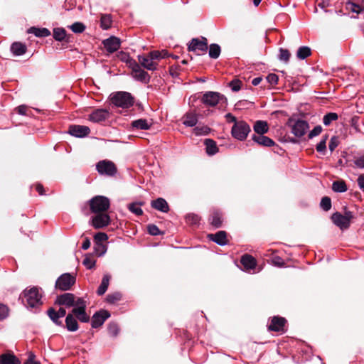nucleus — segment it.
Instances as JSON below:
<instances>
[{
    "label": "nucleus",
    "instance_id": "7",
    "mask_svg": "<svg viewBox=\"0 0 364 364\" xmlns=\"http://www.w3.org/2000/svg\"><path fill=\"white\" fill-rule=\"evenodd\" d=\"M96 170L100 175L111 177L114 176L117 172L115 164L112 161L106 159L97 163Z\"/></svg>",
    "mask_w": 364,
    "mask_h": 364
},
{
    "label": "nucleus",
    "instance_id": "6",
    "mask_svg": "<svg viewBox=\"0 0 364 364\" xmlns=\"http://www.w3.org/2000/svg\"><path fill=\"white\" fill-rule=\"evenodd\" d=\"M75 282L76 278L75 275L70 273H64L57 279L55 287L57 289L68 291L71 289Z\"/></svg>",
    "mask_w": 364,
    "mask_h": 364
},
{
    "label": "nucleus",
    "instance_id": "25",
    "mask_svg": "<svg viewBox=\"0 0 364 364\" xmlns=\"http://www.w3.org/2000/svg\"><path fill=\"white\" fill-rule=\"evenodd\" d=\"M132 77L137 81L148 83L150 81L151 77L149 73L144 71L141 68L134 70V73H132Z\"/></svg>",
    "mask_w": 364,
    "mask_h": 364
},
{
    "label": "nucleus",
    "instance_id": "56",
    "mask_svg": "<svg viewBox=\"0 0 364 364\" xmlns=\"http://www.w3.org/2000/svg\"><path fill=\"white\" fill-rule=\"evenodd\" d=\"M241 84L242 82L239 80H234L229 83V87L233 92H237L241 89Z\"/></svg>",
    "mask_w": 364,
    "mask_h": 364
},
{
    "label": "nucleus",
    "instance_id": "61",
    "mask_svg": "<svg viewBox=\"0 0 364 364\" xmlns=\"http://www.w3.org/2000/svg\"><path fill=\"white\" fill-rule=\"evenodd\" d=\"M160 55L161 53H159V50H153L149 53V55L150 56L153 61L161 59Z\"/></svg>",
    "mask_w": 364,
    "mask_h": 364
},
{
    "label": "nucleus",
    "instance_id": "19",
    "mask_svg": "<svg viewBox=\"0 0 364 364\" xmlns=\"http://www.w3.org/2000/svg\"><path fill=\"white\" fill-rule=\"evenodd\" d=\"M286 319L283 317L274 316L268 326V329L272 331L284 332Z\"/></svg>",
    "mask_w": 364,
    "mask_h": 364
},
{
    "label": "nucleus",
    "instance_id": "3",
    "mask_svg": "<svg viewBox=\"0 0 364 364\" xmlns=\"http://www.w3.org/2000/svg\"><path fill=\"white\" fill-rule=\"evenodd\" d=\"M200 100L207 107H215L219 105L220 107H225L228 105L227 97L224 95L214 91L204 92Z\"/></svg>",
    "mask_w": 364,
    "mask_h": 364
},
{
    "label": "nucleus",
    "instance_id": "63",
    "mask_svg": "<svg viewBox=\"0 0 364 364\" xmlns=\"http://www.w3.org/2000/svg\"><path fill=\"white\" fill-rule=\"evenodd\" d=\"M129 64V67L132 68V73H134V70H136L141 68L139 64L134 60H130Z\"/></svg>",
    "mask_w": 364,
    "mask_h": 364
},
{
    "label": "nucleus",
    "instance_id": "12",
    "mask_svg": "<svg viewBox=\"0 0 364 364\" xmlns=\"http://www.w3.org/2000/svg\"><path fill=\"white\" fill-rule=\"evenodd\" d=\"M108 240V236L105 232H97L94 236V240L95 242V251L96 254L101 257L107 251V249L105 245H103L101 242H105Z\"/></svg>",
    "mask_w": 364,
    "mask_h": 364
},
{
    "label": "nucleus",
    "instance_id": "33",
    "mask_svg": "<svg viewBox=\"0 0 364 364\" xmlns=\"http://www.w3.org/2000/svg\"><path fill=\"white\" fill-rule=\"evenodd\" d=\"M28 33L34 34L36 37H47L50 35V31L46 28L31 27Z\"/></svg>",
    "mask_w": 364,
    "mask_h": 364
},
{
    "label": "nucleus",
    "instance_id": "59",
    "mask_svg": "<svg viewBox=\"0 0 364 364\" xmlns=\"http://www.w3.org/2000/svg\"><path fill=\"white\" fill-rule=\"evenodd\" d=\"M266 79L267 80V82L272 85H275L277 84L278 82V80H279V77L278 76L274 74V73H270L269 74L267 77H266Z\"/></svg>",
    "mask_w": 364,
    "mask_h": 364
},
{
    "label": "nucleus",
    "instance_id": "51",
    "mask_svg": "<svg viewBox=\"0 0 364 364\" xmlns=\"http://www.w3.org/2000/svg\"><path fill=\"white\" fill-rule=\"evenodd\" d=\"M122 294L119 292H114L113 294H109L107 296V301L109 304H114L117 301L121 300Z\"/></svg>",
    "mask_w": 364,
    "mask_h": 364
},
{
    "label": "nucleus",
    "instance_id": "60",
    "mask_svg": "<svg viewBox=\"0 0 364 364\" xmlns=\"http://www.w3.org/2000/svg\"><path fill=\"white\" fill-rule=\"evenodd\" d=\"M354 164L358 168H364V154L355 157Z\"/></svg>",
    "mask_w": 364,
    "mask_h": 364
},
{
    "label": "nucleus",
    "instance_id": "53",
    "mask_svg": "<svg viewBox=\"0 0 364 364\" xmlns=\"http://www.w3.org/2000/svg\"><path fill=\"white\" fill-rule=\"evenodd\" d=\"M147 230L149 234L153 236H156L162 234L159 228L154 224H149L147 226Z\"/></svg>",
    "mask_w": 364,
    "mask_h": 364
},
{
    "label": "nucleus",
    "instance_id": "8",
    "mask_svg": "<svg viewBox=\"0 0 364 364\" xmlns=\"http://www.w3.org/2000/svg\"><path fill=\"white\" fill-rule=\"evenodd\" d=\"M208 48V40L205 37H201L200 39L194 38L188 46V50L196 53L197 55L204 54Z\"/></svg>",
    "mask_w": 364,
    "mask_h": 364
},
{
    "label": "nucleus",
    "instance_id": "5",
    "mask_svg": "<svg viewBox=\"0 0 364 364\" xmlns=\"http://www.w3.org/2000/svg\"><path fill=\"white\" fill-rule=\"evenodd\" d=\"M109 200L105 196H95L90 201V210L92 213H102L109 208Z\"/></svg>",
    "mask_w": 364,
    "mask_h": 364
},
{
    "label": "nucleus",
    "instance_id": "49",
    "mask_svg": "<svg viewBox=\"0 0 364 364\" xmlns=\"http://www.w3.org/2000/svg\"><path fill=\"white\" fill-rule=\"evenodd\" d=\"M328 136L325 135L323 136L320 142L316 145V149L318 153H324L326 150V141L328 139Z\"/></svg>",
    "mask_w": 364,
    "mask_h": 364
},
{
    "label": "nucleus",
    "instance_id": "52",
    "mask_svg": "<svg viewBox=\"0 0 364 364\" xmlns=\"http://www.w3.org/2000/svg\"><path fill=\"white\" fill-rule=\"evenodd\" d=\"M290 58V53L287 49L284 48H279V59L281 61H283L284 63H287L289 60Z\"/></svg>",
    "mask_w": 364,
    "mask_h": 364
},
{
    "label": "nucleus",
    "instance_id": "10",
    "mask_svg": "<svg viewBox=\"0 0 364 364\" xmlns=\"http://www.w3.org/2000/svg\"><path fill=\"white\" fill-rule=\"evenodd\" d=\"M86 307L87 301L85 299H80L77 306L72 310V313L82 323H87L90 321V316L85 311Z\"/></svg>",
    "mask_w": 364,
    "mask_h": 364
},
{
    "label": "nucleus",
    "instance_id": "35",
    "mask_svg": "<svg viewBox=\"0 0 364 364\" xmlns=\"http://www.w3.org/2000/svg\"><path fill=\"white\" fill-rule=\"evenodd\" d=\"M209 220L210 223L215 228H219L222 225L223 220L221 214L218 211L213 212L211 214Z\"/></svg>",
    "mask_w": 364,
    "mask_h": 364
},
{
    "label": "nucleus",
    "instance_id": "29",
    "mask_svg": "<svg viewBox=\"0 0 364 364\" xmlns=\"http://www.w3.org/2000/svg\"><path fill=\"white\" fill-rule=\"evenodd\" d=\"M0 364H21V361L14 354L4 353L0 355Z\"/></svg>",
    "mask_w": 364,
    "mask_h": 364
},
{
    "label": "nucleus",
    "instance_id": "9",
    "mask_svg": "<svg viewBox=\"0 0 364 364\" xmlns=\"http://www.w3.org/2000/svg\"><path fill=\"white\" fill-rule=\"evenodd\" d=\"M80 299H84L82 297H76L72 293H64L56 297L55 304L60 306H65V307L75 308Z\"/></svg>",
    "mask_w": 364,
    "mask_h": 364
},
{
    "label": "nucleus",
    "instance_id": "42",
    "mask_svg": "<svg viewBox=\"0 0 364 364\" xmlns=\"http://www.w3.org/2000/svg\"><path fill=\"white\" fill-rule=\"evenodd\" d=\"M210 128L205 125H198L193 129V133L196 136H206L210 132Z\"/></svg>",
    "mask_w": 364,
    "mask_h": 364
},
{
    "label": "nucleus",
    "instance_id": "2",
    "mask_svg": "<svg viewBox=\"0 0 364 364\" xmlns=\"http://www.w3.org/2000/svg\"><path fill=\"white\" fill-rule=\"evenodd\" d=\"M109 100L115 107L122 109H129L134 105V99L132 95L124 91L112 92L109 96Z\"/></svg>",
    "mask_w": 364,
    "mask_h": 364
},
{
    "label": "nucleus",
    "instance_id": "64",
    "mask_svg": "<svg viewBox=\"0 0 364 364\" xmlns=\"http://www.w3.org/2000/svg\"><path fill=\"white\" fill-rule=\"evenodd\" d=\"M27 107L26 105H20L18 106V107H16V110H17V112L18 114H21V115H27Z\"/></svg>",
    "mask_w": 364,
    "mask_h": 364
},
{
    "label": "nucleus",
    "instance_id": "43",
    "mask_svg": "<svg viewBox=\"0 0 364 364\" xmlns=\"http://www.w3.org/2000/svg\"><path fill=\"white\" fill-rule=\"evenodd\" d=\"M53 38L58 41H62L66 36V31L63 28H55L53 29Z\"/></svg>",
    "mask_w": 364,
    "mask_h": 364
},
{
    "label": "nucleus",
    "instance_id": "13",
    "mask_svg": "<svg viewBox=\"0 0 364 364\" xmlns=\"http://www.w3.org/2000/svg\"><path fill=\"white\" fill-rule=\"evenodd\" d=\"M110 223V218L106 213H97L96 215L92 217L91 225L95 229H101L107 226Z\"/></svg>",
    "mask_w": 364,
    "mask_h": 364
},
{
    "label": "nucleus",
    "instance_id": "39",
    "mask_svg": "<svg viewBox=\"0 0 364 364\" xmlns=\"http://www.w3.org/2000/svg\"><path fill=\"white\" fill-rule=\"evenodd\" d=\"M112 20L111 15L102 14L100 18V27L103 30H107L112 26Z\"/></svg>",
    "mask_w": 364,
    "mask_h": 364
},
{
    "label": "nucleus",
    "instance_id": "16",
    "mask_svg": "<svg viewBox=\"0 0 364 364\" xmlns=\"http://www.w3.org/2000/svg\"><path fill=\"white\" fill-rule=\"evenodd\" d=\"M350 217L343 215L341 213L336 212L331 216L333 223L340 229H347L350 226Z\"/></svg>",
    "mask_w": 364,
    "mask_h": 364
},
{
    "label": "nucleus",
    "instance_id": "41",
    "mask_svg": "<svg viewBox=\"0 0 364 364\" xmlns=\"http://www.w3.org/2000/svg\"><path fill=\"white\" fill-rule=\"evenodd\" d=\"M347 186L343 181H336L332 184V190L336 193H344L347 191Z\"/></svg>",
    "mask_w": 364,
    "mask_h": 364
},
{
    "label": "nucleus",
    "instance_id": "44",
    "mask_svg": "<svg viewBox=\"0 0 364 364\" xmlns=\"http://www.w3.org/2000/svg\"><path fill=\"white\" fill-rule=\"evenodd\" d=\"M141 203H132L128 205V209L136 215H141L143 214V210L141 208Z\"/></svg>",
    "mask_w": 364,
    "mask_h": 364
},
{
    "label": "nucleus",
    "instance_id": "47",
    "mask_svg": "<svg viewBox=\"0 0 364 364\" xmlns=\"http://www.w3.org/2000/svg\"><path fill=\"white\" fill-rule=\"evenodd\" d=\"M69 28L75 33H81L85 30L86 26L81 22H75L70 26Z\"/></svg>",
    "mask_w": 364,
    "mask_h": 364
},
{
    "label": "nucleus",
    "instance_id": "24",
    "mask_svg": "<svg viewBox=\"0 0 364 364\" xmlns=\"http://www.w3.org/2000/svg\"><path fill=\"white\" fill-rule=\"evenodd\" d=\"M65 327L68 331L75 332L77 331L79 326L77 319L73 313H70L65 318Z\"/></svg>",
    "mask_w": 364,
    "mask_h": 364
},
{
    "label": "nucleus",
    "instance_id": "45",
    "mask_svg": "<svg viewBox=\"0 0 364 364\" xmlns=\"http://www.w3.org/2000/svg\"><path fill=\"white\" fill-rule=\"evenodd\" d=\"M338 115L335 112H329L323 117V123L325 126H328L333 121L337 120Z\"/></svg>",
    "mask_w": 364,
    "mask_h": 364
},
{
    "label": "nucleus",
    "instance_id": "11",
    "mask_svg": "<svg viewBox=\"0 0 364 364\" xmlns=\"http://www.w3.org/2000/svg\"><path fill=\"white\" fill-rule=\"evenodd\" d=\"M290 126L291 133L298 138L303 136L309 128L308 122L303 119H297Z\"/></svg>",
    "mask_w": 364,
    "mask_h": 364
},
{
    "label": "nucleus",
    "instance_id": "40",
    "mask_svg": "<svg viewBox=\"0 0 364 364\" xmlns=\"http://www.w3.org/2000/svg\"><path fill=\"white\" fill-rule=\"evenodd\" d=\"M311 54V48L308 46H301L296 52V57L300 60H304Z\"/></svg>",
    "mask_w": 364,
    "mask_h": 364
},
{
    "label": "nucleus",
    "instance_id": "30",
    "mask_svg": "<svg viewBox=\"0 0 364 364\" xmlns=\"http://www.w3.org/2000/svg\"><path fill=\"white\" fill-rule=\"evenodd\" d=\"M151 124L146 119H139L132 122L133 129L148 130L150 129Z\"/></svg>",
    "mask_w": 364,
    "mask_h": 364
},
{
    "label": "nucleus",
    "instance_id": "46",
    "mask_svg": "<svg viewBox=\"0 0 364 364\" xmlns=\"http://www.w3.org/2000/svg\"><path fill=\"white\" fill-rule=\"evenodd\" d=\"M10 309L6 304L0 303V322L6 320L9 316Z\"/></svg>",
    "mask_w": 364,
    "mask_h": 364
},
{
    "label": "nucleus",
    "instance_id": "37",
    "mask_svg": "<svg viewBox=\"0 0 364 364\" xmlns=\"http://www.w3.org/2000/svg\"><path fill=\"white\" fill-rule=\"evenodd\" d=\"M221 53L220 46L216 43H212L209 46L208 55L210 58L217 59Z\"/></svg>",
    "mask_w": 364,
    "mask_h": 364
},
{
    "label": "nucleus",
    "instance_id": "34",
    "mask_svg": "<svg viewBox=\"0 0 364 364\" xmlns=\"http://www.w3.org/2000/svg\"><path fill=\"white\" fill-rule=\"evenodd\" d=\"M346 9L358 14L364 11V6L356 4L355 1H346Z\"/></svg>",
    "mask_w": 364,
    "mask_h": 364
},
{
    "label": "nucleus",
    "instance_id": "58",
    "mask_svg": "<svg viewBox=\"0 0 364 364\" xmlns=\"http://www.w3.org/2000/svg\"><path fill=\"white\" fill-rule=\"evenodd\" d=\"M338 144H339L338 138L335 136L331 137L329 144H328L329 150L331 152L335 150V149L338 146Z\"/></svg>",
    "mask_w": 364,
    "mask_h": 364
},
{
    "label": "nucleus",
    "instance_id": "1",
    "mask_svg": "<svg viewBox=\"0 0 364 364\" xmlns=\"http://www.w3.org/2000/svg\"><path fill=\"white\" fill-rule=\"evenodd\" d=\"M23 305L31 311L34 312L43 304L42 294L40 289L36 287H31L29 289H26L20 296Z\"/></svg>",
    "mask_w": 364,
    "mask_h": 364
},
{
    "label": "nucleus",
    "instance_id": "15",
    "mask_svg": "<svg viewBox=\"0 0 364 364\" xmlns=\"http://www.w3.org/2000/svg\"><path fill=\"white\" fill-rule=\"evenodd\" d=\"M110 316V314L106 310H100L94 314L91 321V326L93 328L101 326L105 321Z\"/></svg>",
    "mask_w": 364,
    "mask_h": 364
},
{
    "label": "nucleus",
    "instance_id": "55",
    "mask_svg": "<svg viewBox=\"0 0 364 364\" xmlns=\"http://www.w3.org/2000/svg\"><path fill=\"white\" fill-rule=\"evenodd\" d=\"M119 328L116 323H110L108 326V332L112 336H117L119 333Z\"/></svg>",
    "mask_w": 364,
    "mask_h": 364
},
{
    "label": "nucleus",
    "instance_id": "54",
    "mask_svg": "<svg viewBox=\"0 0 364 364\" xmlns=\"http://www.w3.org/2000/svg\"><path fill=\"white\" fill-rule=\"evenodd\" d=\"M95 263L96 261L89 256H86L82 261L83 265H85L89 269L94 268Z\"/></svg>",
    "mask_w": 364,
    "mask_h": 364
},
{
    "label": "nucleus",
    "instance_id": "31",
    "mask_svg": "<svg viewBox=\"0 0 364 364\" xmlns=\"http://www.w3.org/2000/svg\"><path fill=\"white\" fill-rule=\"evenodd\" d=\"M204 144L205 145L206 153L208 155L213 156L218 152V148L214 140L211 139H206L204 141Z\"/></svg>",
    "mask_w": 364,
    "mask_h": 364
},
{
    "label": "nucleus",
    "instance_id": "17",
    "mask_svg": "<svg viewBox=\"0 0 364 364\" xmlns=\"http://www.w3.org/2000/svg\"><path fill=\"white\" fill-rule=\"evenodd\" d=\"M90 132V129L87 126L82 125H70L68 133L75 137L82 138L87 136Z\"/></svg>",
    "mask_w": 364,
    "mask_h": 364
},
{
    "label": "nucleus",
    "instance_id": "32",
    "mask_svg": "<svg viewBox=\"0 0 364 364\" xmlns=\"http://www.w3.org/2000/svg\"><path fill=\"white\" fill-rule=\"evenodd\" d=\"M11 51L14 55L20 56L26 53V46L20 42H15L11 44Z\"/></svg>",
    "mask_w": 364,
    "mask_h": 364
},
{
    "label": "nucleus",
    "instance_id": "57",
    "mask_svg": "<svg viewBox=\"0 0 364 364\" xmlns=\"http://www.w3.org/2000/svg\"><path fill=\"white\" fill-rule=\"evenodd\" d=\"M322 132V127L320 125L316 126L311 131H310L308 137L313 139L314 137L319 135Z\"/></svg>",
    "mask_w": 364,
    "mask_h": 364
},
{
    "label": "nucleus",
    "instance_id": "27",
    "mask_svg": "<svg viewBox=\"0 0 364 364\" xmlns=\"http://www.w3.org/2000/svg\"><path fill=\"white\" fill-rule=\"evenodd\" d=\"M240 262L247 270L255 269L257 264L255 259L250 255H243L241 257Z\"/></svg>",
    "mask_w": 364,
    "mask_h": 364
},
{
    "label": "nucleus",
    "instance_id": "14",
    "mask_svg": "<svg viewBox=\"0 0 364 364\" xmlns=\"http://www.w3.org/2000/svg\"><path fill=\"white\" fill-rule=\"evenodd\" d=\"M109 116L108 109H96L89 114L88 119L95 123H100L107 120Z\"/></svg>",
    "mask_w": 364,
    "mask_h": 364
},
{
    "label": "nucleus",
    "instance_id": "28",
    "mask_svg": "<svg viewBox=\"0 0 364 364\" xmlns=\"http://www.w3.org/2000/svg\"><path fill=\"white\" fill-rule=\"evenodd\" d=\"M253 129L255 132L257 134L256 135L264 134L267 133L269 131L268 124L265 121H256L253 126Z\"/></svg>",
    "mask_w": 364,
    "mask_h": 364
},
{
    "label": "nucleus",
    "instance_id": "23",
    "mask_svg": "<svg viewBox=\"0 0 364 364\" xmlns=\"http://www.w3.org/2000/svg\"><path fill=\"white\" fill-rule=\"evenodd\" d=\"M151 207L162 213H168L169 210L168 205L166 200L162 198H158L151 203Z\"/></svg>",
    "mask_w": 364,
    "mask_h": 364
},
{
    "label": "nucleus",
    "instance_id": "48",
    "mask_svg": "<svg viewBox=\"0 0 364 364\" xmlns=\"http://www.w3.org/2000/svg\"><path fill=\"white\" fill-rule=\"evenodd\" d=\"M320 207L324 211H328L331 208V200L328 196H324L321 198Z\"/></svg>",
    "mask_w": 364,
    "mask_h": 364
},
{
    "label": "nucleus",
    "instance_id": "22",
    "mask_svg": "<svg viewBox=\"0 0 364 364\" xmlns=\"http://www.w3.org/2000/svg\"><path fill=\"white\" fill-rule=\"evenodd\" d=\"M252 139L254 142L257 144L259 146H265V147H271L275 144V142L268 136L262 135H256L253 134L252 136Z\"/></svg>",
    "mask_w": 364,
    "mask_h": 364
},
{
    "label": "nucleus",
    "instance_id": "4",
    "mask_svg": "<svg viewBox=\"0 0 364 364\" xmlns=\"http://www.w3.org/2000/svg\"><path fill=\"white\" fill-rule=\"evenodd\" d=\"M251 129L250 125L245 121L240 120L235 122L231 129L232 136L239 140L244 141L247 139Z\"/></svg>",
    "mask_w": 364,
    "mask_h": 364
},
{
    "label": "nucleus",
    "instance_id": "21",
    "mask_svg": "<svg viewBox=\"0 0 364 364\" xmlns=\"http://www.w3.org/2000/svg\"><path fill=\"white\" fill-rule=\"evenodd\" d=\"M208 237L210 240L220 246H224L228 244L227 233L223 230L218 231L215 234H209Z\"/></svg>",
    "mask_w": 364,
    "mask_h": 364
},
{
    "label": "nucleus",
    "instance_id": "62",
    "mask_svg": "<svg viewBox=\"0 0 364 364\" xmlns=\"http://www.w3.org/2000/svg\"><path fill=\"white\" fill-rule=\"evenodd\" d=\"M35 355L33 353H30L28 359L23 364H41L39 362L34 360Z\"/></svg>",
    "mask_w": 364,
    "mask_h": 364
},
{
    "label": "nucleus",
    "instance_id": "20",
    "mask_svg": "<svg viewBox=\"0 0 364 364\" xmlns=\"http://www.w3.org/2000/svg\"><path fill=\"white\" fill-rule=\"evenodd\" d=\"M138 60L140 65L148 70L154 71L157 69L158 63L153 61L149 54L147 55H138Z\"/></svg>",
    "mask_w": 364,
    "mask_h": 364
},
{
    "label": "nucleus",
    "instance_id": "50",
    "mask_svg": "<svg viewBox=\"0 0 364 364\" xmlns=\"http://www.w3.org/2000/svg\"><path fill=\"white\" fill-rule=\"evenodd\" d=\"M186 221L190 225H198L200 222V217L196 214L190 213L186 216Z\"/></svg>",
    "mask_w": 364,
    "mask_h": 364
},
{
    "label": "nucleus",
    "instance_id": "38",
    "mask_svg": "<svg viewBox=\"0 0 364 364\" xmlns=\"http://www.w3.org/2000/svg\"><path fill=\"white\" fill-rule=\"evenodd\" d=\"M47 314L50 320L57 326H63V322L60 321V316L58 315L56 311L53 308H50L47 311Z\"/></svg>",
    "mask_w": 364,
    "mask_h": 364
},
{
    "label": "nucleus",
    "instance_id": "36",
    "mask_svg": "<svg viewBox=\"0 0 364 364\" xmlns=\"http://www.w3.org/2000/svg\"><path fill=\"white\" fill-rule=\"evenodd\" d=\"M110 276L108 274H105L102 279L101 284L99 286L97 293L98 295H103L106 291L107 290L109 283Z\"/></svg>",
    "mask_w": 364,
    "mask_h": 364
},
{
    "label": "nucleus",
    "instance_id": "18",
    "mask_svg": "<svg viewBox=\"0 0 364 364\" xmlns=\"http://www.w3.org/2000/svg\"><path fill=\"white\" fill-rule=\"evenodd\" d=\"M105 48L109 53L117 51L121 44L120 39L115 36H110L109 38L102 41Z\"/></svg>",
    "mask_w": 364,
    "mask_h": 364
},
{
    "label": "nucleus",
    "instance_id": "26",
    "mask_svg": "<svg viewBox=\"0 0 364 364\" xmlns=\"http://www.w3.org/2000/svg\"><path fill=\"white\" fill-rule=\"evenodd\" d=\"M198 123V115L194 112H187L183 117V124L186 127H193Z\"/></svg>",
    "mask_w": 364,
    "mask_h": 364
}]
</instances>
